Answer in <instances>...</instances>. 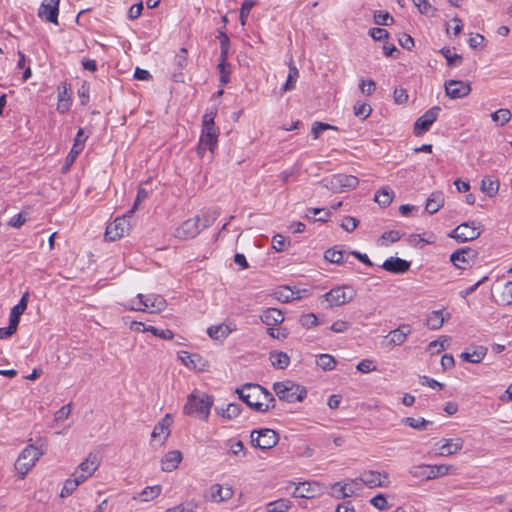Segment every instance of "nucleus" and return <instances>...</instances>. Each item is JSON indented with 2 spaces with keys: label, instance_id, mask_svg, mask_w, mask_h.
Segmentation results:
<instances>
[{
  "label": "nucleus",
  "instance_id": "obj_24",
  "mask_svg": "<svg viewBox=\"0 0 512 512\" xmlns=\"http://www.w3.org/2000/svg\"><path fill=\"white\" fill-rule=\"evenodd\" d=\"M233 496V489L231 486L213 484L210 487V498L213 502H223L229 500Z\"/></svg>",
  "mask_w": 512,
  "mask_h": 512
},
{
  "label": "nucleus",
  "instance_id": "obj_47",
  "mask_svg": "<svg viewBox=\"0 0 512 512\" xmlns=\"http://www.w3.org/2000/svg\"><path fill=\"white\" fill-rule=\"evenodd\" d=\"M162 491V487L160 485L148 486L145 487L141 493L140 497L142 501H150L160 495Z\"/></svg>",
  "mask_w": 512,
  "mask_h": 512
},
{
  "label": "nucleus",
  "instance_id": "obj_19",
  "mask_svg": "<svg viewBox=\"0 0 512 512\" xmlns=\"http://www.w3.org/2000/svg\"><path fill=\"white\" fill-rule=\"evenodd\" d=\"M411 263L399 257H389L380 266L392 274H404L409 271Z\"/></svg>",
  "mask_w": 512,
  "mask_h": 512
},
{
  "label": "nucleus",
  "instance_id": "obj_36",
  "mask_svg": "<svg viewBox=\"0 0 512 512\" xmlns=\"http://www.w3.org/2000/svg\"><path fill=\"white\" fill-rule=\"evenodd\" d=\"M443 324L444 317L442 311H432L431 313L428 314L426 319V325L428 326L429 329L438 330L442 327Z\"/></svg>",
  "mask_w": 512,
  "mask_h": 512
},
{
  "label": "nucleus",
  "instance_id": "obj_40",
  "mask_svg": "<svg viewBox=\"0 0 512 512\" xmlns=\"http://www.w3.org/2000/svg\"><path fill=\"white\" fill-rule=\"evenodd\" d=\"M330 215H331V212L324 208H311V209H308V213L306 214V217L308 219H313L314 221L326 222L328 220V218L330 217Z\"/></svg>",
  "mask_w": 512,
  "mask_h": 512
},
{
  "label": "nucleus",
  "instance_id": "obj_34",
  "mask_svg": "<svg viewBox=\"0 0 512 512\" xmlns=\"http://www.w3.org/2000/svg\"><path fill=\"white\" fill-rule=\"evenodd\" d=\"M393 197H394L393 190L389 187H383L375 193L374 200L382 207H386V206L390 205V203L393 200Z\"/></svg>",
  "mask_w": 512,
  "mask_h": 512
},
{
  "label": "nucleus",
  "instance_id": "obj_58",
  "mask_svg": "<svg viewBox=\"0 0 512 512\" xmlns=\"http://www.w3.org/2000/svg\"><path fill=\"white\" fill-rule=\"evenodd\" d=\"M256 5L254 0H244L240 8V21L242 25H245L246 19L251 9Z\"/></svg>",
  "mask_w": 512,
  "mask_h": 512
},
{
  "label": "nucleus",
  "instance_id": "obj_30",
  "mask_svg": "<svg viewBox=\"0 0 512 512\" xmlns=\"http://www.w3.org/2000/svg\"><path fill=\"white\" fill-rule=\"evenodd\" d=\"M444 204L443 193L441 192H433L429 198L427 199L425 210L429 214L436 213Z\"/></svg>",
  "mask_w": 512,
  "mask_h": 512
},
{
  "label": "nucleus",
  "instance_id": "obj_48",
  "mask_svg": "<svg viewBox=\"0 0 512 512\" xmlns=\"http://www.w3.org/2000/svg\"><path fill=\"white\" fill-rule=\"evenodd\" d=\"M374 22L379 26H388L394 22L393 17L386 11H375L374 15Z\"/></svg>",
  "mask_w": 512,
  "mask_h": 512
},
{
  "label": "nucleus",
  "instance_id": "obj_63",
  "mask_svg": "<svg viewBox=\"0 0 512 512\" xmlns=\"http://www.w3.org/2000/svg\"><path fill=\"white\" fill-rule=\"evenodd\" d=\"M359 88L363 94L369 96L376 90V83L372 79L362 80Z\"/></svg>",
  "mask_w": 512,
  "mask_h": 512
},
{
  "label": "nucleus",
  "instance_id": "obj_59",
  "mask_svg": "<svg viewBox=\"0 0 512 512\" xmlns=\"http://www.w3.org/2000/svg\"><path fill=\"white\" fill-rule=\"evenodd\" d=\"M197 507V503L190 501L172 508H168L165 512H195Z\"/></svg>",
  "mask_w": 512,
  "mask_h": 512
},
{
  "label": "nucleus",
  "instance_id": "obj_10",
  "mask_svg": "<svg viewBox=\"0 0 512 512\" xmlns=\"http://www.w3.org/2000/svg\"><path fill=\"white\" fill-rule=\"evenodd\" d=\"M100 465V459L97 454L89 453L86 459L79 464L74 474L78 475L80 481H85L98 469Z\"/></svg>",
  "mask_w": 512,
  "mask_h": 512
},
{
  "label": "nucleus",
  "instance_id": "obj_22",
  "mask_svg": "<svg viewBox=\"0 0 512 512\" xmlns=\"http://www.w3.org/2000/svg\"><path fill=\"white\" fill-rule=\"evenodd\" d=\"M235 330L236 325L232 322H229L209 327L207 329V334L214 340H223L227 338L228 335Z\"/></svg>",
  "mask_w": 512,
  "mask_h": 512
},
{
  "label": "nucleus",
  "instance_id": "obj_7",
  "mask_svg": "<svg viewBox=\"0 0 512 512\" xmlns=\"http://www.w3.org/2000/svg\"><path fill=\"white\" fill-rule=\"evenodd\" d=\"M356 290L350 285H342L332 288L323 297L330 306H342L351 302L356 296Z\"/></svg>",
  "mask_w": 512,
  "mask_h": 512
},
{
  "label": "nucleus",
  "instance_id": "obj_38",
  "mask_svg": "<svg viewBox=\"0 0 512 512\" xmlns=\"http://www.w3.org/2000/svg\"><path fill=\"white\" fill-rule=\"evenodd\" d=\"M292 506V502L288 499H278L271 501L267 504L266 509L268 512H286Z\"/></svg>",
  "mask_w": 512,
  "mask_h": 512
},
{
  "label": "nucleus",
  "instance_id": "obj_14",
  "mask_svg": "<svg viewBox=\"0 0 512 512\" xmlns=\"http://www.w3.org/2000/svg\"><path fill=\"white\" fill-rule=\"evenodd\" d=\"M60 0H44L39 9L38 17L47 22L58 24Z\"/></svg>",
  "mask_w": 512,
  "mask_h": 512
},
{
  "label": "nucleus",
  "instance_id": "obj_62",
  "mask_svg": "<svg viewBox=\"0 0 512 512\" xmlns=\"http://www.w3.org/2000/svg\"><path fill=\"white\" fill-rule=\"evenodd\" d=\"M369 35L375 40V41H383L389 37V33L384 28H371L369 30Z\"/></svg>",
  "mask_w": 512,
  "mask_h": 512
},
{
  "label": "nucleus",
  "instance_id": "obj_50",
  "mask_svg": "<svg viewBox=\"0 0 512 512\" xmlns=\"http://www.w3.org/2000/svg\"><path fill=\"white\" fill-rule=\"evenodd\" d=\"M218 39L220 41V59L227 60L229 48H230V40L226 33L220 31Z\"/></svg>",
  "mask_w": 512,
  "mask_h": 512
},
{
  "label": "nucleus",
  "instance_id": "obj_45",
  "mask_svg": "<svg viewBox=\"0 0 512 512\" xmlns=\"http://www.w3.org/2000/svg\"><path fill=\"white\" fill-rule=\"evenodd\" d=\"M440 53L445 57L448 66L457 67L461 64L463 58L461 55L452 53L451 50L447 47H443L440 50Z\"/></svg>",
  "mask_w": 512,
  "mask_h": 512
},
{
  "label": "nucleus",
  "instance_id": "obj_39",
  "mask_svg": "<svg viewBox=\"0 0 512 512\" xmlns=\"http://www.w3.org/2000/svg\"><path fill=\"white\" fill-rule=\"evenodd\" d=\"M82 483H83V481H80L78 479V475L73 473L72 478H69L65 481L64 486L61 490L60 496L66 497V496L71 495L77 489V487Z\"/></svg>",
  "mask_w": 512,
  "mask_h": 512
},
{
  "label": "nucleus",
  "instance_id": "obj_3",
  "mask_svg": "<svg viewBox=\"0 0 512 512\" xmlns=\"http://www.w3.org/2000/svg\"><path fill=\"white\" fill-rule=\"evenodd\" d=\"M273 391L281 401L287 403L302 402L307 396V390L291 380L275 382Z\"/></svg>",
  "mask_w": 512,
  "mask_h": 512
},
{
  "label": "nucleus",
  "instance_id": "obj_9",
  "mask_svg": "<svg viewBox=\"0 0 512 512\" xmlns=\"http://www.w3.org/2000/svg\"><path fill=\"white\" fill-rule=\"evenodd\" d=\"M440 110L439 106H434L420 116L414 123V134L422 136L426 133L437 120Z\"/></svg>",
  "mask_w": 512,
  "mask_h": 512
},
{
  "label": "nucleus",
  "instance_id": "obj_20",
  "mask_svg": "<svg viewBox=\"0 0 512 512\" xmlns=\"http://www.w3.org/2000/svg\"><path fill=\"white\" fill-rule=\"evenodd\" d=\"M464 440L460 437L444 439L439 446V456H451L462 450Z\"/></svg>",
  "mask_w": 512,
  "mask_h": 512
},
{
  "label": "nucleus",
  "instance_id": "obj_37",
  "mask_svg": "<svg viewBox=\"0 0 512 512\" xmlns=\"http://www.w3.org/2000/svg\"><path fill=\"white\" fill-rule=\"evenodd\" d=\"M402 423L418 431H423L427 428L428 425L432 424L431 421H428L422 417H406L402 419Z\"/></svg>",
  "mask_w": 512,
  "mask_h": 512
},
{
  "label": "nucleus",
  "instance_id": "obj_26",
  "mask_svg": "<svg viewBox=\"0 0 512 512\" xmlns=\"http://www.w3.org/2000/svg\"><path fill=\"white\" fill-rule=\"evenodd\" d=\"M144 303L147 304V311L150 313L161 312L166 308V300L157 294L144 295Z\"/></svg>",
  "mask_w": 512,
  "mask_h": 512
},
{
  "label": "nucleus",
  "instance_id": "obj_41",
  "mask_svg": "<svg viewBox=\"0 0 512 512\" xmlns=\"http://www.w3.org/2000/svg\"><path fill=\"white\" fill-rule=\"evenodd\" d=\"M324 258L334 264H341L346 261L344 259V251L337 249V247L327 249L324 253Z\"/></svg>",
  "mask_w": 512,
  "mask_h": 512
},
{
  "label": "nucleus",
  "instance_id": "obj_8",
  "mask_svg": "<svg viewBox=\"0 0 512 512\" xmlns=\"http://www.w3.org/2000/svg\"><path fill=\"white\" fill-rule=\"evenodd\" d=\"M481 235L480 224L475 221L458 225L449 236L460 241L467 242L477 239Z\"/></svg>",
  "mask_w": 512,
  "mask_h": 512
},
{
  "label": "nucleus",
  "instance_id": "obj_1",
  "mask_svg": "<svg viewBox=\"0 0 512 512\" xmlns=\"http://www.w3.org/2000/svg\"><path fill=\"white\" fill-rule=\"evenodd\" d=\"M217 115V109L211 108L206 111L202 117V132L198 145V153L202 154L206 149L214 151L219 136V129L215 126L214 119Z\"/></svg>",
  "mask_w": 512,
  "mask_h": 512
},
{
  "label": "nucleus",
  "instance_id": "obj_51",
  "mask_svg": "<svg viewBox=\"0 0 512 512\" xmlns=\"http://www.w3.org/2000/svg\"><path fill=\"white\" fill-rule=\"evenodd\" d=\"M143 331H149L154 336L159 337L161 339H165V340H171L174 337V333L171 330H169V329H165V330L164 329H158V328H156L154 326H151V325H149L147 327H144Z\"/></svg>",
  "mask_w": 512,
  "mask_h": 512
},
{
  "label": "nucleus",
  "instance_id": "obj_56",
  "mask_svg": "<svg viewBox=\"0 0 512 512\" xmlns=\"http://www.w3.org/2000/svg\"><path fill=\"white\" fill-rule=\"evenodd\" d=\"M372 108L366 103H356L354 105V115L362 119H366L370 116Z\"/></svg>",
  "mask_w": 512,
  "mask_h": 512
},
{
  "label": "nucleus",
  "instance_id": "obj_55",
  "mask_svg": "<svg viewBox=\"0 0 512 512\" xmlns=\"http://www.w3.org/2000/svg\"><path fill=\"white\" fill-rule=\"evenodd\" d=\"M229 64L227 60L219 59L218 70L220 73V83L225 85L229 82L230 70L228 69Z\"/></svg>",
  "mask_w": 512,
  "mask_h": 512
},
{
  "label": "nucleus",
  "instance_id": "obj_53",
  "mask_svg": "<svg viewBox=\"0 0 512 512\" xmlns=\"http://www.w3.org/2000/svg\"><path fill=\"white\" fill-rule=\"evenodd\" d=\"M329 129L337 130V127L328 123L314 122L311 129V135L313 139H318L321 132Z\"/></svg>",
  "mask_w": 512,
  "mask_h": 512
},
{
  "label": "nucleus",
  "instance_id": "obj_43",
  "mask_svg": "<svg viewBox=\"0 0 512 512\" xmlns=\"http://www.w3.org/2000/svg\"><path fill=\"white\" fill-rule=\"evenodd\" d=\"M317 365L324 371H331L336 366V360L329 354H320L316 360Z\"/></svg>",
  "mask_w": 512,
  "mask_h": 512
},
{
  "label": "nucleus",
  "instance_id": "obj_61",
  "mask_svg": "<svg viewBox=\"0 0 512 512\" xmlns=\"http://www.w3.org/2000/svg\"><path fill=\"white\" fill-rule=\"evenodd\" d=\"M148 198V191L143 187H139L137 191V196L134 201V205L131 210L128 211V215L134 213V211L138 208V206Z\"/></svg>",
  "mask_w": 512,
  "mask_h": 512
},
{
  "label": "nucleus",
  "instance_id": "obj_27",
  "mask_svg": "<svg viewBox=\"0 0 512 512\" xmlns=\"http://www.w3.org/2000/svg\"><path fill=\"white\" fill-rule=\"evenodd\" d=\"M224 447L227 449L228 454L237 458H244L247 455V449L243 442L237 438H230L224 442Z\"/></svg>",
  "mask_w": 512,
  "mask_h": 512
},
{
  "label": "nucleus",
  "instance_id": "obj_64",
  "mask_svg": "<svg viewBox=\"0 0 512 512\" xmlns=\"http://www.w3.org/2000/svg\"><path fill=\"white\" fill-rule=\"evenodd\" d=\"M356 368L361 373H369L376 370L373 360L370 359H363L357 364Z\"/></svg>",
  "mask_w": 512,
  "mask_h": 512
},
{
  "label": "nucleus",
  "instance_id": "obj_33",
  "mask_svg": "<svg viewBox=\"0 0 512 512\" xmlns=\"http://www.w3.org/2000/svg\"><path fill=\"white\" fill-rule=\"evenodd\" d=\"M332 495L336 499H343L355 494V489H351L347 483L336 482L332 485Z\"/></svg>",
  "mask_w": 512,
  "mask_h": 512
},
{
  "label": "nucleus",
  "instance_id": "obj_4",
  "mask_svg": "<svg viewBox=\"0 0 512 512\" xmlns=\"http://www.w3.org/2000/svg\"><path fill=\"white\" fill-rule=\"evenodd\" d=\"M43 454L44 452L41 449L33 445H28L21 451L15 462V470L20 479L27 475Z\"/></svg>",
  "mask_w": 512,
  "mask_h": 512
},
{
  "label": "nucleus",
  "instance_id": "obj_6",
  "mask_svg": "<svg viewBox=\"0 0 512 512\" xmlns=\"http://www.w3.org/2000/svg\"><path fill=\"white\" fill-rule=\"evenodd\" d=\"M250 438L251 445L261 450L271 449L276 446L279 441V436L276 431L269 428L251 431Z\"/></svg>",
  "mask_w": 512,
  "mask_h": 512
},
{
  "label": "nucleus",
  "instance_id": "obj_42",
  "mask_svg": "<svg viewBox=\"0 0 512 512\" xmlns=\"http://www.w3.org/2000/svg\"><path fill=\"white\" fill-rule=\"evenodd\" d=\"M451 466L448 465H428L427 480L434 479L440 476H445L449 473Z\"/></svg>",
  "mask_w": 512,
  "mask_h": 512
},
{
  "label": "nucleus",
  "instance_id": "obj_17",
  "mask_svg": "<svg viewBox=\"0 0 512 512\" xmlns=\"http://www.w3.org/2000/svg\"><path fill=\"white\" fill-rule=\"evenodd\" d=\"M388 479L387 473H380L378 471H364L359 476V480L361 481V484L364 486H367L369 488H375V487H386L387 484L385 483V480Z\"/></svg>",
  "mask_w": 512,
  "mask_h": 512
},
{
  "label": "nucleus",
  "instance_id": "obj_12",
  "mask_svg": "<svg viewBox=\"0 0 512 512\" xmlns=\"http://www.w3.org/2000/svg\"><path fill=\"white\" fill-rule=\"evenodd\" d=\"M200 217L195 216L193 218L185 220L175 231V236L179 239H191L196 237L200 231Z\"/></svg>",
  "mask_w": 512,
  "mask_h": 512
},
{
  "label": "nucleus",
  "instance_id": "obj_13",
  "mask_svg": "<svg viewBox=\"0 0 512 512\" xmlns=\"http://www.w3.org/2000/svg\"><path fill=\"white\" fill-rule=\"evenodd\" d=\"M322 493V486L315 481L300 482L294 487L292 496L295 498H314Z\"/></svg>",
  "mask_w": 512,
  "mask_h": 512
},
{
  "label": "nucleus",
  "instance_id": "obj_15",
  "mask_svg": "<svg viewBox=\"0 0 512 512\" xmlns=\"http://www.w3.org/2000/svg\"><path fill=\"white\" fill-rule=\"evenodd\" d=\"M444 86L446 95L452 99L463 98L471 92L470 83L465 81L448 80Z\"/></svg>",
  "mask_w": 512,
  "mask_h": 512
},
{
  "label": "nucleus",
  "instance_id": "obj_32",
  "mask_svg": "<svg viewBox=\"0 0 512 512\" xmlns=\"http://www.w3.org/2000/svg\"><path fill=\"white\" fill-rule=\"evenodd\" d=\"M269 359L272 366L277 369H285L290 364V357L287 353L282 351L271 352Z\"/></svg>",
  "mask_w": 512,
  "mask_h": 512
},
{
  "label": "nucleus",
  "instance_id": "obj_18",
  "mask_svg": "<svg viewBox=\"0 0 512 512\" xmlns=\"http://www.w3.org/2000/svg\"><path fill=\"white\" fill-rule=\"evenodd\" d=\"M476 253L471 248H462L453 252L450 256V261L458 269H466L471 265V260L475 258Z\"/></svg>",
  "mask_w": 512,
  "mask_h": 512
},
{
  "label": "nucleus",
  "instance_id": "obj_25",
  "mask_svg": "<svg viewBox=\"0 0 512 512\" xmlns=\"http://www.w3.org/2000/svg\"><path fill=\"white\" fill-rule=\"evenodd\" d=\"M411 333V328L409 325L403 324L400 325L397 329L392 330L388 334V342L392 346L401 345L405 342L407 336Z\"/></svg>",
  "mask_w": 512,
  "mask_h": 512
},
{
  "label": "nucleus",
  "instance_id": "obj_29",
  "mask_svg": "<svg viewBox=\"0 0 512 512\" xmlns=\"http://www.w3.org/2000/svg\"><path fill=\"white\" fill-rule=\"evenodd\" d=\"M181 460L182 454L180 451L173 450L168 452L162 460V470L167 472L173 471L178 467Z\"/></svg>",
  "mask_w": 512,
  "mask_h": 512
},
{
  "label": "nucleus",
  "instance_id": "obj_57",
  "mask_svg": "<svg viewBox=\"0 0 512 512\" xmlns=\"http://www.w3.org/2000/svg\"><path fill=\"white\" fill-rule=\"evenodd\" d=\"M446 342H448L447 337H443L442 340L438 339V340L431 341L428 344L427 351L430 352L431 354H438L445 349Z\"/></svg>",
  "mask_w": 512,
  "mask_h": 512
},
{
  "label": "nucleus",
  "instance_id": "obj_16",
  "mask_svg": "<svg viewBox=\"0 0 512 512\" xmlns=\"http://www.w3.org/2000/svg\"><path fill=\"white\" fill-rule=\"evenodd\" d=\"M359 184V179L354 175L336 174L330 179V188L335 191L354 189Z\"/></svg>",
  "mask_w": 512,
  "mask_h": 512
},
{
  "label": "nucleus",
  "instance_id": "obj_54",
  "mask_svg": "<svg viewBox=\"0 0 512 512\" xmlns=\"http://www.w3.org/2000/svg\"><path fill=\"white\" fill-rule=\"evenodd\" d=\"M129 309L133 311H147V304L144 303V294L139 293L135 299L130 300Z\"/></svg>",
  "mask_w": 512,
  "mask_h": 512
},
{
  "label": "nucleus",
  "instance_id": "obj_11",
  "mask_svg": "<svg viewBox=\"0 0 512 512\" xmlns=\"http://www.w3.org/2000/svg\"><path fill=\"white\" fill-rule=\"evenodd\" d=\"M128 231L129 223L126 217H117L112 223L107 225L105 238L109 241H115L122 238Z\"/></svg>",
  "mask_w": 512,
  "mask_h": 512
},
{
  "label": "nucleus",
  "instance_id": "obj_2",
  "mask_svg": "<svg viewBox=\"0 0 512 512\" xmlns=\"http://www.w3.org/2000/svg\"><path fill=\"white\" fill-rule=\"evenodd\" d=\"M213 403L214 398L211 395L206 393H191L187 397V402L183 407V413L207 421Z\"/></svg>",
  "mask_w": 512,
  "mask_h": 512
},
{
  "label": "nucleus",
  "instance_id": "obj_46",
  "mask_svg": "<svg viewBox=\"0 0 512 512\" xmlns=\"http://www.w3.org/2000/svg\"><path fill=\"white\" fill-rule=\"evenodd\" d=\"M298 76H299L298 69L293 64H291L289 66V73H288L286 82L283 85L282 89L284 91L293 90L295 88V83L297 81Z\"/></svg>",
  "mask_w": 512,
  "mask_h": 512
},
{
  "label": "nucleus",
  "instance_id": "obj_5",
  "mask_svg": "<svg viewBox=\"0 0 512 512\" xmlns=\"http://www.w3.org/2000/svg\"><path fill=\"white\" fill-rule=\"evenodd\" d=\"M264 387L259 384L245 383L241 387L236 388L235 393L238 394L248 407L253 410H263L260 399H262Z\"/></svg>",
  "mask_w": 512,
  "mask_h": 512
},
{
  "label": "nucleus",
  "instance_id": "obj_60",
  "mask_svg": "<svg viewBox=\"0 0 512 512\" xmlns=\"http://www.w3.org/2000/svg\"><path fill=\"white\" fill-rule=\"evenodd\" d=\"M272 245L277 252H283L288 248L289 242L283 235L277 234L272 239Z\"/></svg>",
  "mask_w": 512,
  "mask_h": 512
},
{
  "label": "nucleus",
  "instance_id": "obj_28",
  "mask_svg": "<svg viewBox=\"0 0 512 512\" xmlns=\"http://www.w3.org/2000/svg\"><path fill=\"white\" fill-rule=\"evenodd\" d=\"M29 300V292L26 291L21 299L19 300L18 304H16L10 312L9 321L13 322V324H16L18 326L20 322L21 315L25 312L27 308Z\"/></svg>",
  "mask_w": 512,
  "mask_h": 512
},
{
  "label": "nucleus",
  "instance_id": "obj_21",
  "mask_svg": "<svg viewBox=\"0 0 512 512\" xmlns=\"http://www.w3.org/2000/svg\"><path fill=\"white\" fill-rule=\"evenodd\" d=\"M487 347L482 345H472L467 348V350L461 353L460 358L463 361L469 363H480L487 354Z\"/></svg>",
  "mask_w": 512,
  "mask_h": 512
},
{
  "label": "nucleus",
  "instance_id": "obj_23",
  "mask_svg": "<svg viewBox=\"0 0 512 512\" xmlns=\"http://www.w3.org/2000/svg\"><path fill=\"white\" fill-rule=\"evenodd\" d=\"M260 319L267 326H277L284 321V315L277 308H266L261 312Z\"/></svg>",
  "mask_w": 512,
  "mask_h": 512
},
{
  "label": "nucleus",
  "instance_id": "obj_31",
  "mask_svg": "<svg viewBox=\"0 0 512 512\" xmlns=\"http://www.w3.org/2000/svg\"><path fill=\"white\" fill-rule=\"evenodd\" d=\"M499 186V181L491 176H485L481 181V191L489 197H493L498 193Z\"/></svg>",
  "mask_w": 512,
  "mask_h": 512
},
{
  "label": "nucleus",
  "instance_id": "obj_49",
  "mask_svg": "<svg viewBox=\"0 0 512 512\" xmlns=\"http://www.w3.org/2000/svg\"><path fill=\"white\" fill-rule=\"evenodd\" d=\"M491 119L494 122L500 121V125L503 126L510 121L511 112L509 109L501 108L491 114Z\"/></svg>",
  "mask_w": 512,
  "mask_h": 512
},
{
  "label": "nucleus",
  "instance_id": "obj_44",
  "mask_svg": "<svg viewBox=\"0 0 512 512\" xmlns=\"http://www.w3.org/2000/svg\"><path fill=\"white\" fill-rule=\"evenodd\" d=\"M260 403L262 404L263 410H256L257 412H267L271 409L275 408L276 400L271 392H269L266 388H264L262 399H260Z\"/></svg>",
  "mask_w": 512,
  "mask_h": 512
},
{
  "label": "nucleus",
  "instance_id": "obj_35",
  "mask_svg": "<svg viewBox=\"0 0 512 512\" xmlns=\"http://www.w3.org/2000/svg\"><path fill=\"white\" fill-rule=\"evenodd\" d=\"M241 405L238 403H230L226 406V408H216L218 414H220L223 418L231 420L236 418L241 413Z\"/></svg>",
  "mask_w": 512,
  "mask_h": 512
},
{
  "label": "nucleus",
  "instance_id": "obj_52",
  "mask_svg": "<svg viewBox=\"0 0 512 512\" xmlns=\"http://www.w3.org/2000/svg\"><path fill=\"white\" fill-rule=\"evenodd\" d=\"M179 359L182 361V363L187 367L196 368V362L195 360H199L200 356L198 354H192L187 351H181L178 354Z\"/></svg>",
  "mask_w": 512,
  "mask_h": 512
}]
</instances>
